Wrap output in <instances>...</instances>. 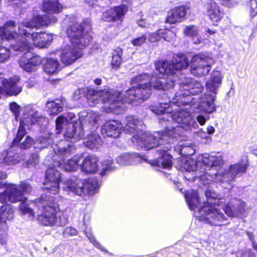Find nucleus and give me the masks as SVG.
<instances>
[{"label": "nucleus", "mask_w": 257, "mask_h": 257, "mask_svg": "<svg viewBox=\"0 0 257 257\" xmlns=\"http://www.w3.org/2000/svg\"><path fill=\"white\" fill-rule=\"evenodd\" d=\"M181 90L175 94L172 102L177 105H185L188 102L185 100V97L191 95H196L203 90L202 84L194 79H186L180 83Z\"/></svg>", "instance_id": "9d476101"}, {"label": "nucleus", "mask_w": 257, "mask_h": 257, "mask_svg": "<svg viewBox=\"0 0 257 257\" xmlns=\"http://www.w3.org/2000/svg\"><path fill=\"white\" fill-rule=\"evenodd\" d=\"M130 83L132 87L125 92L124 98L120 96L119 92L115 90L98 91L91 88L87 89L86 97L89 103H92L90 105L97 103L100 100L106 107L113 109L120 107L123 102L131 103L148 98L151 94L152 87L166 90L175 85L172 79L155 76L151 78L147 73H142L132 78Z\"/></svg>", "instance_id": "f257e3e1"}, {"label": "nucleus", "mask_w": 257, "mask_h": 257, "mask_svg": "<svg viewBox=\"0 0 257 257\" xmlns=\"http://www.w3.org/2000/svg\"><path fill=\"white\" fill-rule=\"evenodd\" d=\"M5 32L4 34H0V46L2 45L4 40H14L15 44H12L13 48L16 50V46L18 45V43L20 42L18 40L19 37V32L16 31V23L13 21H10L5 23Z\"/></svg>", "instance_id": "412c9836"}, {"label": "nucleus", "mask_w": 257, "mask_h": 257, "mask_svg": "<svg viewBox=\"0 0 257 257\" xmlns=\"http://www.w3.org/2000/svg\"><path fill=\"white\" fill-rule=\"evenodd\" d=\"M122 50L120 48L117 47L113 50L111 61V65L113 68L117 69L120 67L122 62Z\"/></svg>", "instance_id": "ea45409f"}, {"label": "nucleus", "mask_w": 257, "mask_h": 257, "mask_svg": "<svg viewBox=\"0 0 257 257\" xmlns=\"http://www.w3.org/2000/svg\"><path fill=\"white\" fill-rule=\"evenodd\" d=\"M214 63L212 57L207 53H199L193 55L190 62V72L197 77L208 74Z\"/></svg>", "instance_id": "9b49d317"}, {"label": "nucleus", "mask_w": 257, "mask_h": 257, "mask_svg": "<svg viewBox=\"0 0 257 257\" xmlns=\"http://www.w3.org/2000/svg\"><path fill=\"white\" fill-rule=\"evenodd\" d=\"M206 14L210 21L215 24L220 21L223 17V13L217 4L213 1H210L205 5Z\"/></svg>", "instance_id": "393cba45"}, {"label": "nucleus", "mask_w": 257, "mask_h": 257, "mask_svg": "<svg viewBox=\"0 0 257 257\" xmlns=\"http://www.w3.org/2000/svg\"><path fill=\"white\" fill-rule=\"evenodd\" d=\"M81 187L83 194L92 195L98 188L99 182L96 178H90L81 181Z\"/></svg>", "instance_id": "c756f323"}, {"label": "nucleus", "mask_w": 257, "mask_h": 257, "mask_svg": "<svg viewBox=\"0 0 257 257\" xmlns=\"http://www.w3.org/2000/svg\"><path fill=\"white\" fill-rule=\"evenodd\" d=\"M10 109L15 114L17 118L20 114V107L16 102H12L10 104Z\"/></svg>", "instance_id": "6e6d98bb"}, {"label": "nucleus", "mask_w": 257, "mask_h": 257, "mask_svg": "<svg viewBox=\"0 0 257 257\" xmlns=\"http://www.w3.org/2000/svg\"><path fill=\"white\" fill-rule=\"evenodd\" d=\"M14 211L10 205L3 206L0 209V223L5 222L14 218Z\"/></svg>", "instance_id": "4c0bfd02"}, {"label": "nucleus", "mask_w": 257, "mask_h": 257, "mask_svg": "<svg viewBox=\"0 0 257 257\" xmlns=\"http://www.w3.org/2000/svg\"><path fill=\"white\" fill-rule=\"evenodd\" d=\"M85 234L88 238L89 239L90 241L96 247L102 251H104V249L102 247L101 245L95 239L94 237L91 234H87L86 232H85Z\"/></svg>", "instance_id": "5fc2aeb1"}, {"label": "nucleus", "mask_w": 257, "mask_h": 257, "mask_svg": "<svg viewBox=\"0 0 257 257\" xmlns=\"http://www.w3.org/2000/svg\"><path fill=\"white\" fill-rule=\"evenodd\" d=\"M236 203L232 208L229 205H225L224 210L226 215L231 217H237L242 215H244L245 203L244 202L235 200Z\"/></svg>", "instance_id": "c85d7f7f"}, {"label": "nucleus", "mask_w": 257, "mask_h": 257, "mask_svg": "<svg viewBox=\"0 0 257 257\" xmlns=\"http://www.w3.org/2000/svg\"><path fill=\"white\" fill-rule=\"evenodd\" d=\"M222 78L223 77L220 71H213L205 84L206 93L216 95L222 84Z\"/></svg>", "instance_id": "6ab92c4d"}, {"label": "nucleus", "mask_w": 257, "mask_h": 257, "mask_svg": "<svg viewBox=\"0 0 257 257\" xmlns=\"http://www.w3.org/2000/svg\"><path fill=\"white\" fill-rule=\"evenodd\" d=\"M93 117H94L93 119V122L97 123V122L98 121V120L99 119L98 115L97 114L94 113L93 114Z\"/></svg>", "instance_id": "338daca9"}, {"label": "nucleus", "mask_w": 257, "mask_h": 257, "mask_svg": "<svg viewBox=\"0 0 257 257\" xmlns=\"http://www.w3.org/2000/svg\"><path fill=\"white\" fill-rule=\"evenodd\" d=\"M246 234H247L248 237L251 241L252 242V241H254V238H253V235L252 233L247 232L246 233Z\"/></svg>", "instance_id": "69168bd1"}, {"label": "nucleus", "mask_w": 257, "mask_h": 257, "mask_svg": "<svg viewBox=\"0 0 257 257\" xmlns=\"http://www.w3.org/2000/svg\"><path fill=\"white\" fill-rule=\"evenodd\" d=\"M205 196L207 202L203 203V206H209L219 204V200L218 199V195L213 190L207 189L205 192Z\"/></svg>", "instance_id": "37998d69"}, {"label": "nucleus", "mask_w": 257, "mask_h": 257, "mask_svg": "<svg viewBox=\"0 0 257 257\" xmlns=\"http://www.w3.org/2000/svg\"><path fill=\"white\" fill-rule=\"evenodd\" d=\"M163 101L159 105H151L150 106V110L157 114H163V116L160 118V119L164 120H169L168 116L171 118L173 121H175L180 125L183 130H187L191 128H196L198 124L195 119L193 118L190 113L186 109H178L173 113H171L172 109L170 108L173 104L177 106V105L172 102L173 98L171 99L170 97L168 96V94L164 93L162 96Z\"/></svg>", "instance_id": "39448f33"}, {"label": "nucleus", "mask_w": 257, "mask_h": 257, "mask_svg": "<svg viewBox=\"0 0 257 257\" xmlns=\"http://www.w3.org/2000/svg\"><path fill=\"white\" fill-rule=\"evenodd\" d=\"M57 166L49 167L46 172L43 188L52 194H56L59 191L60 173L56 168Z\"/></svg>", "instance_id": "2eb2a0df"}, {"label": "nucleus", "mask_w": 257, "mask_h": 257, "mask_svg": "<svg viewBox=\"0 0 257 257\" xmlns=\"http://www.w3.org/2000/svg\"><path fill=\"white\" fill-rule=\"evenodd\" d=\"M35 205L40 212L36 217L40 223L50 226H63L66 224L67 218L60 210L58 204L54 202L53 197L45 194L31 204L26 200L21 202L19 209L22 213L27 215L32 220L35 218V215L32 206Z\"/></svg>", "instance_id": "20e7f679"}, {"label": "nucleus", "mask_w": 257, "mask_h": 257, "mask_svg": "<svg viewBox=\"0 0 257 257\" xmlns=\"http://www.w3.org/2000/svg\"><path fill=\"white\" fill-rule=\"evenodd\" d=\"M220 4L225 7H231L233 4L230 0H220Z\"/></svg>", "instance_id": "680f3d73"}, {"label": "nucleus", "mask_w": 257, "mask_h": 257, "mask_svg": "<svg viewBox=\"0 0 257 257\" xmlns=\"http://www.w3.org/2000/svg\"><path fill=\"white\" fill-rule=\"evenodd\" d=\"M77 231L76 229L71 227H66L64 231V233L65 234L70 235H75L77 234Z\"/></svg>", "instance_id": "052dcab7"}, {"label": "nucleus", "mask_w": 257, "mask_h": 257, "mask_svg": "<svg viewBox=\"0 0 257 257\" xmlns=\"http://www.w3.org/2000/svg\"><path fill=\"white\" fill-rule=\"evenodd\" d=\"M64 105V103L63 101L59 99L48 101L46 104L47 110L51 115H56L61 112L62 110Z\"/></svg>", "instance_id": "e433bc0d"}, {"label": "nucleus", "mask_w": 257, "mask_h": 257, "mask_svg": "<svg viewBox=\"0 0 257 257\" xmlns=\"http://www.w3.org/2000/svg\"><path fill=\"white\" fill-rule=\"evenodd\" d=\"M180 154L185 156H191L195 153L196 147L192 143H183L180 145Z\"/></svg>", "instance_id": "c03bdc74"}, {"label": "nucleus", "mask_w": 257, "mask_h": 257, "mask_svg": "<svg viewBox=\"0 0 257 257\" xmlns=\"http://www.w3.org/2000/svg\"><path fill=\"white\" fill-rule=\"evenodd\" d=\"M41 116L40 114L37 111H32L27 116L24 115L20 122L22 125L29 127V124H32L37 121L39 118Z\"/></svg>", "instance_id": "58836bf2"}, {"label": "nucleus", "mask_w": 257, "mask_h": 257, "mask_svg": "<svg viewBox=\"0 0 257 257\" xmlns=\"http://www.w3.org/2000/svg\"><path fill=\"white\" fill-rule=\"evenodd\" d=\"M162 136V134H161L160 132H157L154 134L142 132L140 136L134 135L132 137V141L134 144H137L141 148L148 150L158 147L160 145H163Z\"/></svg>", "instance_id": "4468645a"}, {"label": "nucleus", "mask_w": 257, "mask_h": 257, "mask_svg": "<svg viewBox=\"0 0 257 257\" xmlns=\"http://www.w3.org/2000/svg\"><path fill=\"white\" fill-rule=\"evenodd\" d=\"M80 123H69L64 133L65 138L72 143H75L82 139L84 136V132L81 124L83 120H80Z\"/></svg>", "instance_id": "a211bd4d"}, {"label": "nucleus", "mask_w": 257, "mask_h": 257, "mask_svg": "<svg viewBox=\"0 0 257 257\" xmlns=\"http://www.w3.org/2000/svg\"><path fill=\"white\" fill-rule=\"evenodd\" d=\"M200 220L206 223L215 226H220L226 220V217L218 208L212 205L203 206L199 210Z\"/></svg>", "instance_id": "ddd939ff"}, {"label": "nucleus", "mask_w": 257, "mask_h": 257, "mask_svg": "<svg viewBox=\"0 0 257 257\" xmlns=\"http://www.w3.org/2000/svg\"><path fill=\"white\" fill-rule=\"evenodd\" d=\"M84 143L86 146L90 149H97L101 145L102 141L100 137L96 134L90 135L86 142Z\"/></svg>", "instance_id": "a19ab883"}, {"label": "nucleus", "mask_w": 257, "mask_h": 257, "mask_svg": "<svg viewBox=\"0 0 257 257\" xmlns=\"http://www.w3.org/2000/svg\"><path fill=\"white\" fill-rule=\"evenodd\" d=\"M94 82L96 85H99L101 84L102 80L101 78H97L94 79Z\"/></svg>", "instance_id": "0e129e2a"}, {"label": "nucleus", "mask_w": 257, "mask_h": 257, "mask_svg": "<svg viewBox=\"0 0 257 257\" xmlns=\"http://www.w3.org/2000/svg\"><path fill=\"white\" fill-rule=\"evenodd\" d=\"M223 164L222 157L219 153L201 154L198 157L196 163L193 160H188L184 164L183 167L187 172L185 178L190 181L197 180L203 185L214 181L229 183L234 180L237 174L245 173L247 167L246 163L240 162L230 165L228 169L217 174L210 175L206 172L207 169L220 167Z\"/></svg>", "instance_id": "f03ea898"}, {"label": "nucleus", "mask_w": 257, "mask_h": 257, "mask_svg": "<svg viewBox=\"0 0 257 257\" xmlns=\"http://www.w3.org/2000/svg\"><path fill=\"white\" fill-rule=\"evenodd\" d=\"M9 2L13 3L14 6L21 8L22 5L26 4L27 0H8Z\"/></svg>", "instance_id": "13d9d810"}, {"label": "nucleus", "mask_w": 257, "mask_h": 257, "mask_svg": "<svg viewBox=\"0 0 257 257\" xmlns=\"http://www.w3.org/2000/svg\"><path fill=\"white\" fill-rule=\"evenodd\" d=\"M187 9L184 6H179L170 10L166 20L167 23L175 24L183 21L186 15Z\"/></svg>", "instance_id": "a878e982"}, {"label": "nucleus", "mask_w": 257, "mask_h": 257, "mask_svg": "<svg viewBox=\"0 0 257 257\" xmlns=\"http://www.w3.org/2000/svg\"><path fill=\"white\" fill-rule=\"evenodd\" d=\"M44 62V69L48 74H52L58 71L60 63L57 59L46 58L43 60L38 55H34L30 51L26 52L19 59L20 67L27 72H35L38 67Z\"/></svg>", "instance_id": "423d86ee"}, {"label": "nucleus", "mask_w": 257, "mask_h": 257, "mask_svg": "<svg viewBox=\"0 0 257 257\" xmlns=\"http://www.w3.org/2000/svg\"><path fill=\"white\" fill-rule=\"evenodd\" d=\"M121 123L123 131L129 134L136 133L134 135L140 136L145 128L142 121L134 115L126 116Z\"/></svg>", "instance_id": "f3484780"}, {"label": "nucleus", "mask_w": 257, "mask_h": 257, "mask_svg": "<svg viewBox=\"0 0 257 257\" xmlns=\"http://www.w3.org/2000/svg\"><path fill=\"white\" fill-rule=\"evenodd\" d=\"M127 10L128 7L125 5L114 7L104 12L102 16V19L107 22L120 20L124 16Z\"/></svg>", "instance_id": "b1692460"}, {"label": "nucleus", "mask_w": 257, "mask_h": 257, "mask_svg": "<svg viewBox=\"0 0 257 257\" xmlns=\"http://www.w3.org/2000/svg\"><path fill=\"white\" fill-rule=\"evenodd\" d=\"M81 180L75 178L74 180H68L66 183V186L64 187L67 191L74 193L78 195H83V191L81 187Z\"/></svg>", "instance_id": "f704fd0d"}, {"label": "nucleus", "mask_w": 257, "mask_h": 257, "mask_svg": "<svg viewBox=\"0 0 257 257\" xmlns=\"http://www.w3.org/2000/svg\"><path fill=\"white\" fill-rule=\"evenodd\" d=\"M10 57V50L4 47L0 48V63L5 62Z\"/></svg>", "instance_id": "8fccbe9b"}, {"label": "nucleus", "mask_w": 257, "mask_h": 257, "mask_svg": "<svg viewBox=\"0 0 257 257\" xmlns=\"http://www.w3.org/2000/svg\"><path fill=\"white\" fill-rule=\"evenodd\" d=\"M7 225L5 222L0 223V243L2 245H4L7 243Z\"/></svg>", "instance_id": "09e8293b"}, {"label": "nucleus", "mask_w": 257, "mask_h": 257, "mask_svg": "<svg viewBox=\"0 0 257 257\" xmlns=\"http://www.w3.org/2000/svg\"><path fill=\"white\" fill-rule=\"evenodd\" d=\"M66 121V118L62 116H59L57 118L56 120V130L57 131V134H59L60 133L63 125Z\"/></svg>", "instance_id": "864d4df0"}, {"label": "nucleus", "mask_w": 257, "mask_h": 257, "mask_svg": "<svg viewBox=\"0 0 257 257\" xmlns=\"http://www.w3.org/2000/svg\"><path fill=\"white\" fill-rule=\"evenodd\" d=\"M188 65L186 56L182 54L177 56L174 62L165 61L156 63V68L161 74L173 75L176 71L186 68Z\"/></svg>", "instance_id": "f8f14e48"}, {"label": "nucleus", "mask_w": 257, "mask_h": 257, "mask_svg": "<svg viewBox=\"0 0 257 257\" xmlns=\"http://www.w3.org/2000/svg\"><path fill=\"white\" fill-rule=\"evenodd\" d=\"M184 130L181 126L177 125L172 128L167 127L164 131L160 132L162 134V140L163 142L170 143L171 140L181 137Z\"/></svg>", "instance_id": "cd10ccee"}, {"label": "nucleus", "mask_w": 257, "mask_h": 257, "mask_svg": "<svg viewBox=\"0 0 257 257\" xmlns=\"http://www.w3.org/2000/svg\"><path fill=\"white\" fill-rule=\"evenodd\" d=\"M207 131L208 134L212 135L214 133L215 128L212 126H208L207 127Z\"/></svg>", "instance_id": "e2e57ef3"}, {"label": "nucleus", "mask_w": 257, "mask_h": 257, "mask_svg": "<svg viewBox=\"0 0 257 257\" xmlns=\"http://www.w3.org/2000/svg\"><path fill=\"white\" fill-rule=\"evenodd\" d=\"M13 148L11 147L8 152H4L1 155L0 163H5L8 165H14L19 162L21 159L19 154L12 152Z\"/></svg>", "instance_id": "72a5a7b5"}, {"label": "nucleus", "mask_w": 257, "mask_h": 257, "mask_svg": "<svg viewBox=\"0 0 257 257\" xmlns=\"http://www.w3.org/2000/svg\"><path fill=\"white\" fill-rule=\"evenodd\" d=\"M32 157L33 158L34 157V161H33L34 164H37L38 162V156L37 155H35L33 156Z\"/></svg>", "instance_id": "774afa93"}, {"label": "nucleus", "mask_w": 257, "mask_h": 257, "mask_svg": "<svg viewBox=\"0 0 257 257\" xmlns=\"http://www.w3.org/2000/svg\"><path fill=\"white\" fill-rule=\"evenodd\" d=\"M90 28V21L84 20L82 24L75 22L70 25L67 30V34L72 45L78 48L87 46L91 40L88 31Z\"/></svg>", "instance_id": "6e6552de"}, {"label": "nucleus", "mask_w": 257, "mask_h": 257, "mask_svg": "<svg viewBox=\"0 0 257 257\" xmlns=\"http://www.w3.org/2000/svg\"><path fill=\"white\" fill-rule=\"evenodd\" d=\"M143 158L137 154H124L118 157L116 159L117 163L121 166L134 164L139 163Z\"/></svg>", "instance_id": "7c9ffc66"}, {"label": "nucleus", "mask_w": 257, "mask_h": 257, "mask_svg": "<svg viewBox=\"0 0 257 257\" xmlns=\"http://www.w3.org/2000/svg\"><path fill=\"white\" fill-rule=\"evenodd\" d=\"M147 40V36L142 34L131 41V43L135 46H140L144 44Z\"/></svg>", "instance_id": "3c124183"}, {"label": "nucleus", "mask_w": 257, "mask_h": 257, "mask_svg": "<svg viewBox=\"0 0 257 257\" xmlns=\"http://www.w3.org/2000/svg\"><path fill=\"white\" fill-rule=\"evenodd\" d=\"M76 46L67 45L61 49L60 60L63 64L69 66L75 62L83 55L81 49Z\"/></svg>", "instance_id": "dca6fc26"}, {"label": "nucleus", "mask_w": 257, "mask_h": 257, "mask_svg": "<svg viewBox=\"0 0 257 257\" xmlns=\"http://www.w3.org/2000/svg\"><path fill=\"white\" fill-rule=\"evenodd\" d=\"M56 21L57 19L52 16L38 15L34 16L30 22L19 23L18 40L20 42L16 46V50L28 51L32 48L33 44L40 48L48 47L52 40V36L44 32H35L33 29L43 26H48Z\"/></svg>", "instance_id": "7ed1b4c3"}, {"label": "nucleus", "mask_w": 257, "mask_h": 257, "mask_svg": "<svg viewBox=\"0 0 257 257\" xmlns=\"http://www.w3.org/2000/svg\"><path fill=\"white\" fill-rule=\"evenodd\" d=\"M186 202L190 210H193L198 207L200 204L198 193L197 191H188L185 195Z\"/></svg>", "instance_id": "c9c22d12"}, {"label": "nucleus", "mask_w": 257, "mask_h": 257, "mask_svg": "<svg viewBox=\"0 0 257 257\" xmlns=\"http://www.w3.org/2000/svg\"><path fill=\"white\" fill-rule=\"evenodd\" d=\"M122 127V123L118 121H108L101 126V134L104 137L117 138L119 136Z\"/></svg>", "instance_id": "4be33fe9"}, {"label": "nucleus", "mask_w": 257, "mask_h": 257, "mask_svg": "<svg viewBox=\"0 0 257 257\" xmlns=\"http://www.w3.org/2000/svg\"><path fill=\"white\" fill-rule=\"evenodd\" d=\"M97 158L93 155H90L86 157L81 165V169L83 172L87 173L95 172L98 169Z\"/></svg>", "instance_id": "bb28decb"}, {"label": "nucleus", "mask_w": 257, "mask_h": 257, "mask_svg": "<svg viewBox=\"0 0 257 257\" xmlns=\"http://www.w3.org/2000/svg\"><path fill=\"white\" fill-rule=\"evenodd\" d=\"M62 9V6L58 0H45L43 5V11L46 13L51 14H57Z\"/></svg>", "instance_id": "2f4dec72"}, {"label": "nucleus", "mask_w": 257, "mask_h": 257, "mask_svg": "<svg viewBox=\"0 0 257 257\" xmlns=\"http://www.w3.org/2000/svg\"><path fill=\"white\" fill-rule=\"evenodd\" d=\"M55 135L52 133H46L37 140L35 143V148L38 149H42L51 145L54 140Z\"/></svg>", "instance_id": "473e14b6"}, {"label": "nucleus", "mask_w": 257, "mask_h": 257, "mask_svg": "<svg viewBox=\"0 0 257 257\" xmlns=\"http://www.w3.org/2000/svg\"><path fill=\"white\" fill-rule=\"evenodd\" d=\"M159 34L161 39L162 38L168 42L172 41L176 36L174 32L167 29H160Z\"/></svg>", "instance_id": "49530a36"}, {"label": "nucleus", "mask_w": 257, "mask_h": 257, "mask_svg": "<svg viewBox=\"0 0 257 257\" xmlns=\"http://www.w3.org/2000/svg\"><path fill=\"white\" fill-rule=\"evenodd\" d=\"M250 16L252 17L257 15V0H249L248 3Z\"/></svg>", "instance_id": "603ef678"}, {"label": "nucleus", "mask_w": 257, "mask_h": 257, "mask_svg": "<svg viewBox=\"0 0 257 257\" xmlns=\"http://www.w3.org/2000/svg\"><path fill=\"white\" fill-rule=\"evenodd\" d=\"M161 157L157 161L158 165H162L164 168L170 169L172 167V156L164 150L161 152Z\"/></svg>", "instance_id": "79ce46f5"}, {"label": "nucleus", "mask_w": 257, "mask_h": 257, "mask_svg": "<svg viewBox=\"0 0 257 257\" xmlns=\"http://www.w3.org/2000/svg\"><path fill=\"white\" fill-rule=\"evenodd\" d=\"M184 33L187 36L197 37L199 33L198 28L194 25L186 26Z\"/></svg>", "instance_id": "de8ad7c7"}, {"label": "nucleus", "mask_w": 257, "mask_h": 257, "mask_svg": "<svg viewBox=\"0 0 257 257\" xmlns=\"http://www.w3.org/2000/svg\"><path fill=\"white\" fill-rule=\"evenodd\" d=\"M159 33L160 30L156 33L151 34L149 37V41L151 42H155L161 40V38Z\"/></svg>", "instance_id": "4d7b16f0"}, {"label": "nucleus", "mask_w": 257, "mask_h": 257, "mask_svg": "<svg viewBox=\"0 0 257 257\" xmlns=\"http://www.w3.org/2000/svg\"><path fill=\"white\" fill-rule=\"evenodd\" d=\"M113 162L109 159L104 160L102 163V170L100 172L101 176H104L107 173V172L113 170L114 168L113 166Z\"/></svg>", "instance_id": "a18cd8bd"}, {"label": "nucleus", "mask_w": 257, "mask_h": 257, "mask_svg": "<svg viewBox=\"0 0 257 257\" xmlns=\"http://www.w3.org/2000/svg\"><path fill=\"white\" fill-rule=\"evenodd\" d=\"M32 186L27 182H22L19 185L15 184H8L6 189L0 193V202L2 203L24 202L27 200L24 193H30Z\"/></svg>", "instance_id": "1a4fd4ad"}, {"label": "nucleus", "mask_w": 257, "mask_h": 257, "mask_svg": "<svg viewBox=\"0 0 257 257\" xmlns=\"http://www.w3.org/2000/svg\"><path fill=\"white\" fill-rule=\"evenodd\" d=\"M33 143V139L26 135L25 126L22 125V124H20L17 136L13 142V146L18 145L21 148L28 149L31 147Z\"/></svg>", "instance_id": "5701e85b"}, {"label": "nucleus", "mask_w": 257, "mask_h": 257, "mask_svg": "<svg viewBox=\"0 0 257 257\" xmlns=\"http://www.w3.org/2000/svg\"><path fill=\"white\" fill-rule=\"evenodd\" d=\"M55 154L54 156V166H57L65 171L71 172L75 171L78 167V158L71 159L64 162V158L74 154L76 148L73 145L69 144L66 141H61L59 144L51 146Z\"/></svg>", "instance_id": "0eeeda50"}, {"label": "nucleus", "mask_w": 257, "mask_h": 257, "mask_svg": "<svg viewBox=\"0 0 257 257\" xmlns=\"http://www.w3.org/2000/svg\"><path fill=\"white\" fill-rule=\"evenodd\" d=\"M209 118V116L206 117L202 114H199L196 116V120L201 125H203L205 124L206 120L208 119Z\"/></svg>", "instance_id": "bf43d9fd"}, {"label": "nucleus", "mask_w": 257, "mask_h": 257, "mask_svg": "<svg viewBox=\"0 0 257 257\" xmlns=\"http://www.w3.org/2000/svg\"><path fill=\"white\" fill-rule=\"evenodd\" d=\"M216 99V95L208 93H204L200 98L199 108L208 114L213 113L216 111L217 107L215 104Z\"/></svg>", "instance_id": "aec40b11"}]
</instances>
